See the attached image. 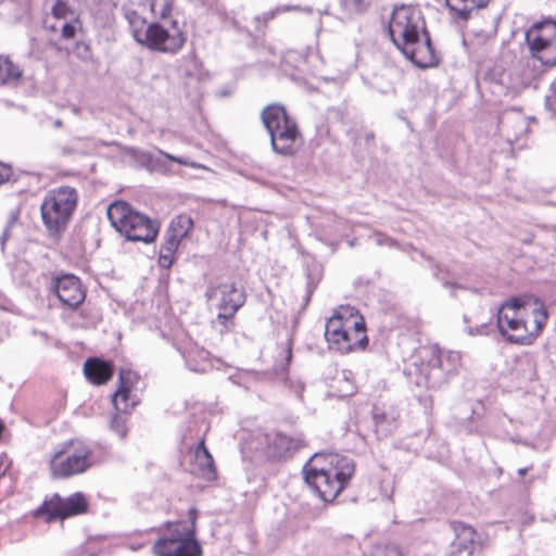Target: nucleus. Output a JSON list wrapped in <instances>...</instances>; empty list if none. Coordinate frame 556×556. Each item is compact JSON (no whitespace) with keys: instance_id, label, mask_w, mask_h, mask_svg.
Segmentation results:
<instances>
[{"instance_id":"nucleus-27","label":"nucleus","mask_w":556,"mask_h":556,"mask_svg":"<svg viewBox=\"0 0 556 556\" xmlns=\"http://www.w3.org/2000/svg\"><path fill=\"white\" fill-rule=\"evenodd\" d=\"M238 312L218 309L215 323L219 326L222 334L230 332L235 328V318Z\"/></svg>"},{"instance_id":"nucleus-19","label":"nucleus","mask_w":556,"mask_h":556,"mask_svg":"<svg viewBox=\"0 0 556 556\" xmlns=\"http://www.w3.org/2000/svg\"><path fill=\"white\" fill-rule=\"evenodd\" d=\"M84 375L93 386L108 383L114 375V366L111 362L99 357H90L84 363Z\"/></svg>"},{"instance_id":"nucleus-12","label":"nucleus","mask_w":556,"mask_h":556,"mask_svg":"<svg viewBox=\"0 0 556 556\" xmlns=\"http://www.w3.org/2000/svg\"><path fill=\"white\" fill-rule=\"evenodd\" d=\"M88 508L89 502L81 492L73 493L67 497L54 493L50 497H46L42 504L31 511V517L51 523L86 514Z\"/></svg>"},{"instance_id":"nucleus-37","label":"nucleus","mask_w":556,"mask_h":556,"mask_svg":"<svg viewBox=\"0 0 556 556\" xmlns=\"http://www.w3.org/2000/svg\"><path fill=\"white\" fill-rule=\"evenodd\" d=\"M552 89L556 93V78L552 83Z\"/></svg>"},{"instance_id":"nucleus-32","label":"nucleus","mask_w":556,"mask_h":556,"mask_svg":"<svg viewBox=\"0 0 556 556\" xmlns=\"http://www.w3.org/2000/svg\"><path fill=\"white\" fill-rule=\"evenodd\" d=\"M194 355L202 356V355H204V352L203 351H199V352H197L194 354H190L189 358H188V363H189V365L192 367V369L194 371H201V372L205 371L206 367L210 366L208 359H204V363L201 366H198V365L193 364Z\"/></svg>"},{"instance_id":"nucleus-9","label":"nucleus","mask_w":556,"mask_h":556,"mask_svg":"<svg viewBox=\"0 0 556 556\" xmlns=\"http://www.w3.org/2000/svg\"><path fill=\"white\" fill-rule=\"evenodd\" d=\"M111 225L129 241L152 243L157 238L160 224L136 211L125 201H116L108 207Z\"/></svg>"},{"instance_id":"nucleus-18","label":"nucleus","mask_w":556,"mask_h":556,"mask_svg":"<svg viewBox=\"0 0 556 556\" xmlns=\"http://www.w3.org/2000/svg\"><path fill=\"white\" fill-rule=\"evenodd\" d=\"M190 452L193 456L192 472L206 481L217 479V470L214 458L205 445V438H202Z\"/></svg>"},{"instance_id":"nucleus-22","label":"nucleus","mask_w":556,"mask_h":556,"mask_svg":"<svg viewBox=\"0 0 556 556\" xmlns=\"http://www.w3.org/2000/svg\"><path fill=\"white\" fill-rule=\"evenodd\" d=\"M193 227L194 222L189 214H178L170 220L166 231V237L181 244L182 240L190 236Z\"/></svg>"},{"instance_id":"nucleus-35","label":"nucleus","mask_w":556,"mask_h":556,"mask_svg":"<svg viewBox=\"0 0 556 556\" xmlns=\"http://www.w3.org/2000/svg\"><path fill=\"white\" fill-rule=\"evenodd\" d=\"M286 352H287V359L289 361L291 358V355H292L291 346L290 345L287 346Z\"/></svg>"},{"instance_id":"nucleus-38","label":"nucleus","mask_w":556,"mask_h":556,"mask_svg":"<svg viewBox=\"0 0 556 556\" xmlns=\"http://www.w3.org/2000/svg\"><path fill=\"white\" fill-rule=\"evenodd\" d=\"M50 29H51L52 31H55V27H54V26H51V27H50Z\"/></svg>"},{"instance_id":"nucleus-17","label":"nucleus","mask_w":556,"mask_h":556,"mask_svg":"<svg viewBox=\"0 0 556 556\" xmlns=\"http://www.w3.org/2000/svg\"><path fill=\"white\" fill-rule=\"evenodd\" d=\"M205 298L207 301L218 298V309L239 312L245 303L247 294L243 289L237 287L235 281H231L210 286Z\"/></svg>"},{"instance_id":"nucleus-36","label":"nucleus","mask_w":556,"mask_h":556,"mask_svg":"<svg viewBox=\"0 0 556 556\" xmlns=\"http://www.w3.org/2000/svg\"><path fill=\"white\" fill-rule=\"evenodd\" d=\"M527 472H528V468H520V469L518 470V473H519L520 476H523V475H526Z\"/></svg>"},{"instance_id":"nucleus-28","label":"nucleus","mask_w":556,"mask_h":556,"mask_svg":"<svg viewBox=\"0 0 556 556\" xmlns=\"http://www.w3.org/2000/svg\"><path fill=\"white\" fill-rule=\"evenodd\" d=\"M51 15L55 20H67L73 18L76 14L67 0H55L51 7Z\"/></svg>"},{"instance_id":"nucleus-23","label":"nucleus","mask_w":556,"mask_h":556,"mask_svg":"<svg viewBox=\"0 0 556 556\" xmlns=\"http://www.w3.org/2000/svg\"><path fill=\"white\" fill-rule=\"evenodd\" d=\"M23 75V71L9 55L0 54V85H14Z\"/></svg>"},{"instance_id":"nucleus-33","label":"nucleus","mask_w":556,"mask_h":556,"mask_svg":"<svg viewBox=\"0 0 556 556\" xmlns=\"http://www.w3.org/2000/svg\"><path fill=\"white\" fill-rule=\"evenodd\" d=\"M162 155L168 160V161H172V162H175L177 164H180V165H185V166H190V167H193V168H198L199 165L195 164L194 162H189L182 157H178V156H175V155H172L169 153H166V152H162Z\"/></svg>"},{"instance_id":"nucleus-2","label":"nucleus","mask_w":556,"mask_h":556,"mask_svg":"<svg viewBox=\"0 0 556 556\" xmlns=\"http://www.w3.org/2000/svg\"><path fill=\"white\" fill-rule=\"evenodd\" d=\"M547 319V309L538 299L511 296L498 307L496 325L507 342L530 345L539 338Z\"/></svg>"},{"instance_id":"nucleus-15","label":"nucleus","mask_w":556,"mask_h":556,"mask_svg":"<svg viewBox=\"0 0 556 556\" xmlns=\"http://www.w3.org/2000/svg\"><path fill=\"white\" fill-rule=\"evenodd\" d=\"M140 376L128 368H121L118 371V386L112 394V405L115 410L123 414H131L140 404V397L136 393Z\"/></svg>"},{"instance_id":"nucleus-6","label":"nucleus","mask_w":556,"mask_h":556,"mask_svg":"<svg viewBox=\"0 0 556 556\" xmlns=\"http://www.w3.org/2000/svg\"><path fill=\"white\" fill-rule=\"evenodd\" d=\"M125 17L135 40L150 50L174 54L186 43V34L176 21H173L169 27L156 22L148 24L147 17L134 5L125 8Z\"/></svg>"},{"instance_id":"nucleus-13","label":"nucleus","mask_w":556,"mask_h":556,"mask_svg":"<svg viewBox=\"0 0 556 556\" xmlns=\"http://www.w3.org/2000/svg\"><path fill=\"white\" fill-rule=\"evenodd\" d=\"M526 42L531 55L544 66L556 65V22L543 21L532 25L526 33Z\"/></svg>"},{"instance_id":"nucleus-8","label":"nucleus","mask_w":556,"mask_h":556,"mask_svg":"<svg viewBox=\"0 0 556 556\" xmlns=\"http://www.w3.org/2000/svg\"><path fill=\"white\" fill-rule=\"evenodd\" d=\"M93 447L81 439H70L53 452L49 471L53 479H70L89 471L103 462Z\"/></svg>"},{"instance_id":"nucleus-24","label":"nucleus","mask_w":556,"mask_h":556,"mask_svg":"<svg viewBox=\"0 0 556 556\" xmlns=\"http://www.w3.org/2000/svg\"><path fill=\"white\" fill-rule=\"evenodd\" d=\"M179 247L180 243H178L177 241L169 239L168 237L165 238L164 242L160 248L157 260V263L162 268L168 269L172 267L176 260Z\"/></svg>"},{"instance_id":"nucleus-26","label":"nucleus","mask_w":556,"mask_h":556,"mask_svg":"<svg viewBox=\"0 0 556 556\" xmlns=\"http://www.w3.org/2000/svg\"><path fill=\"white\" fill-rule=\"evenodd\" d=\"M83 30V22L79 15H75L70 22H66L61 27L60 38L62 40H73L77 34Z\"/></svg>"},{"instance_id":"nucleus-25","label":"nucleus","mask_w":556,"mask_h":556,"mask_svg":"<svg viewBox=\"0 0 556 556\" xmlns=\"http://www.w3.org/2000/svg\"><path fill=\"white\" fill-rule=\"evenodd\" d=\"M371 556H409V554L400 543L389 541L377 544Z\"/></svg>"},{"instance_id":"nucleus-14","label":"nucleus","mask_w":556,"mask_h":556,"mask_svg":"<svg viewBox=\"0 0 556 556\" xmlns=\"http://www.w3.org/2000/svg\"><path fill=\"white\" fill-rule=\"evenodd\" d=\"M454 533L451 543L453 556L465 554L466 556H475L481 552L489 542L486 534L479 532L475 527L460 520H454L450 523Z\"/></svg>"},{"instance_id":"nucleus-16","label":"nucleus","mask_w":556,"mask_h":556,"mask_svg":"<svg viewBox=\"0 0 556 556\" xmlns=\"http://www.w3.org/2000/svg\"><path fill=\"white\" fill-rule=\"evenodd\" d=\"M50 289L62 305L72 311H76L87 296V290L81 280L73 274L53 277Z\"/></svg>"},{"instance_id":"nucleus-30","label":"nucleus","mask_w":556,"mask_h":556,"mask_svg":"<svg viewBox=\"0 0 556 556\" xmlns=\"http://www.w3.org/2000/svg\"><path fill=\"white\" fill-rule=\"evenodd\" d=\"M127 414L115 410L111 417L110 427L116 432L122 439L127 435Z\"/></svg>"},{"instance_id":"nucleus-20","label":"nucleus","mask_w":556,"mask_h":556,"mask_svg":"<svg viewBox=\"0 0 556 556\" xmlns=\"http://www.w3.org/2000/svg\"><path fill=\"white\" fill-rule=\"evenodd\" d=\"M174 2L175 0H138L137 2H130L126 8L134 5L135 9L141 12L142 16L148 9L153 18L166 20L174 10Z\"/></svg>"},{"instance_id":"nucleus-3","label":"nucleus","mask_w":556,"mask_h":556,"mask_svg":"<svg viewBox=\"0 0 556 556\" xmlns=\"http://www.w3.org/2000/svg\"><path fill=\"white\" fill-rule=\"evenodd\" d=\"M354 473V462L336 453H317L303 467L305 482L327 503H332L349 486Z\"/></svg>"},{"instance_id":"nucleus-5","label":"nucleus","mask_w":556,"mask_h":556,"mask_svg":"<svg viewBox=\"0 0 556 556\" xmlns=\"http://www.w3.org/2000/svg\"><path fill=\"white\" fill-rule=\"evenodd\" d=\"M325 338L329 348L341 354L366 349L368 337L364 316L352 306H339L326 323Z\"/></svg>"},{"instance_id":"nucleus-4","label":"nucleus","mask_w":556,"mask_h":556,"mask_svg":"<svg viewBox=\"0 0 556 556\" xmlns=\"http://www.w3.org/2000/svg\"><path fill=\"white\" fill-rule=\"evenodd\" d=\"M188 520L165 521L164 531L152 545L154 556H203L204 551L198 539L199 509L188 510Z\"/></svg>"},{"instance_id":"nucleus-31","label":"nucleus","mask_w":556,"mask_h":556,"mask_svg":"<svg viewBox=\"0 0 556 556\" xmlns=\"http://www.w3.org/2000/svg\"><path fill=\"white\" fill-rule=\"evenodd\" d=\"M371 0H340L341 5L349 12H364L370 4Z\"/></svg>"},{"instance_id":"nucleus-1","label":"nucleus","mask_w":556,"mask_h":556,"mask_svg":"<svg viewBox=\"0 0 556 556\" xmlns=\"http://www.w3.org/2000/svg\"><path fill=\"white\" fill-rule=\"evenodd\" d=\"M388 33L394 46L415 65L430 67L437 64V55L425 18L417 7H395L389 21Z\"/></svg>"},{"instance_id":"nucleus-34","label":"nucleus","mask_w":556,"mask_h":556,"mask_svg":"<svg viewBox=\"0 0 556 556\" xmlns=\"http://www.w3.org/2000/svg\"><path fill=\"white\" fill-rule=\"evenodd\" d=\"M11 176H12L11 166L0 162V185L10 180Z\"/></svg>"},{"instance_id":"nucleus-21","label":"nucleus","mask_w":556,"mask_h":556,"mask_svg":"<svg viewBox=\"0 0 556 556\" xmlns=\"http://www.w3.org/2000/svg\"><path fill=\"white\" fill-rule=\"evenodd\" d=\"M491 0H445L447 9L462 21H467L473 12L484 9Z\"/></svg>"},{"instance_id":"nucleus-11","label":"nucleus","mask_w":556,"mask_h":556,"mask_svg":"<svg viewBox=\"0 0 556 556\" xmlns=\"http://www.w3.org/2000/svg\"><path fill=\"white\" fill-rule=\"evenodd\" d=\"M416 361L413 364L415 382L426 389L440 387L448 378V374L455 370V366H446L454 361L452 353H445L438 344H428L418 349Z\"/></svg>"},{"instance_id":"nucleus-7","label":"nucleus","mask_w":556,"mask_h":556,"mask_svg":"<svg viewBox=\"0 0 556 556\" xmlns=\"http://www.w3.org/2000/svg\"><path fill=\"white\" fill-rule=\"evenodd\" d=\"M261 121L270 137L275 153L294 156L302 147L303 136L296 121L280 103H270L261 111Z\"/></svg>"},{"instance_id":"nucleus-10","label":"nucleus","mask_w":556,"mask_h":556,"mask_svg":"<svg viewBox=\"0 0 556 556\" xmlns=\"http://www.w3.org/2000/svg\"><path fill=\"white\" fill-rule=\"evenodd\" d=\"M78 191L74 187L60 186L49 190L40 205L42 224L52 237L65 231L78 205Z\"/></svg>"},{"instance_id":"nucleus-29","label":"nucleus","mask_w":556,"mask_h":556,"mask_svg":"<svg viewBox=\"0 0 556 556\" xmlns=\"http://www.w3.org/2000/svg\"><path fill=\"white\" fill-rule=\"evenodd\" d=\"M336 386L333 387L336 390V395L339 397H346L353 395L356 391V386L354 381L350 378H337L334 379Z\"/></svg>"}]
</instances>
